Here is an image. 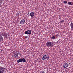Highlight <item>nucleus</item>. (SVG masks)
Here are the masks:
<instances>
[{
    "label": "nucleus",
    "mask_w": 73,
    "mask_h": 73,
    "mask_svg": "<svg viewBox=\"0 0 73 73\" xmlns=\"http://www.w3.org/2000/svg\"><path fill=\"white\" fill-rule=\"evenodd\" d=\"M46 46L48 47H52L53 46V44H52L50 42H46Z\"/></svg>",
    "instance_id": "f257e3e1"
},
{
    "label": "nucleus",
    "mask_w": 73,
    "mask_h": 73,
    "mask_svg": "<svg viewBox=\"0 0 73 73\" xmlns=\"http://www.w3.org/2000/svg\"><path fill=\"white\" fill-rule=\"evenodd\" d=\"M63 67H64V68H67L68 67V66H69V65H68V63H66V62L64 63L63 64Z\"/></svg>",
    "instance_id": "f03ea898"
},
{
    "label": "nucleus",
    "mask_w": 73,
    "mask_h": 73,
    "mask_svg": "<svg viewBox=\"0 0 73 73\" xmlns=\"http://www.w3.org/2000/svg\"><path fill=\"white\" fill-rule=\"evenodd\" d=\"M4 68L0 66V73H4Z\"/></svg>",
    "instance_id": "7ed1b4c3"
},
{
    "label": "nucleus",
    "mask_w": 73,
    "mask_h": 73,
    "mask_svg": "<svg viewBox=\"0 0 73 73\" xmlns=\"http://www.w3.org/2000/svg\"><path fill=\"white\" fill-rule=\"evenodd\" d=\"M48 56L46 55H44L43 57L42 58V60L44 61V60H46Z\"/></svg>",
    "instance_id": "20e7f679"
},
{
    "label": "nucleus",
    "mask_w": 73,
    "mask_h": 73,
    "mask_svg": "<svg viewBox=\"0 0 73 73\" xmlns=\"http://www.w3.org/2000/svg\"><path fill=\"white\" fill-rule=\"evenodd\" d=\"M25 23V20L24 19H23L21 20L20 21L21 24H24Z\"/></svg>",
    "instance_id": "39448f33"
},
{
    "label": "nucleus",
    "mask_w": 73,
    "mask_h": 73,
    "mask_svg": "<svg viewBox=\"0 0 73 73\" xmlns=\"http://www.w3.org/2000/svg\"><path fill=\"white\" fill-rule=\"evenodd\" d=\"M30 15L31 17H33L35 16V12H31L30 13Z\"/></svg>",
    "instance_id": "423d86ee"
},
{
    "label": "nucleus",
    "mask_w": 73,
    "mask_h": 73,
    "mask_svg": "<svg viewBox=\"0 0 73 73\" xmlns=\"http://www.w3.org/2000/svg\"><path fill=\"white\" fill-rule=\"evenodd\" d=\"M19 54V53L16 52L14 54V57H18V54Z\"/></svg>",
    "instance_id": "0eeeda50"
},
{
    "label": "nucleus",
    "mask_w": 73,
    "mask_h": 73,
    "mask_svg": "<svg viewBox=\"0 0 73 73\" xmlns=\"http://www.w3.org/2000/svg\"><path fill=\"white\" fill-rule=\"evenodd\" d=\"M70 26L71 27V31H73V23L72 22L70 24Z\"/></svg>",
    "instance_id": "6e6552de"
},
{
    "label": "nucleus",
    "mask_w": 73,
    "mask_h": 73,
    "mask_svg": "<svg viewBox=\"0 0 73 73\" xmlns=\"http://www.w3.org/2000/svg\"><path fill=\"white\" fill-rule=\"evenodd\" d=\"M27 31L29 35H31L32 34V31H31V30H28Z\"/></svg>",
    "instance_id": "1a4fd4ad"
},
{
    "label": "nucleus",
    "mask_w": 73,
    "mask_h": 73,
    "mask_svg": "<svg viewBox=\"0 0 73 73\" xmlns=\"http://www.w3.org/2000/svg\"><path fill=\"white\" fill-rule=\"evenodd\" d=\"M68 5H72L73 4V2H68Z\"/></svg>",
    "instance_id": "9d476101"
},
{
    "label": "nucleus",
    "mask_w": 73,
    "mask_h": 73,
    "mask_svg": "<svg viewBox=\"0 0 73 73\" xmlns=\"http://www.w3.org/2000/svg\"><path fill=\"white\" fill-rule=\"evenodd\" d=\"M17 62L18 63H19L20 62H22V59H20L19 60H17Z\"/></svg>",
    "instance_id": "9b49d317"
},
{
    "label": "nucleus",
    "mask_w": 73,
    "mask_h": 73,
    "mask_svg": "<svg viewBox=\"0 0 73 73\" xmlns=\"http://www.w3.org/2000/svg\"><path fill=\"white\" fill-rule=\"evenodd\" d=\"M21 13L20 12H19V13H17L16 14V16H17V17H18V16H20Z\"/></svg>",
    "instance_id": "f8f14e48"
},
{
    "label": "nucleus",
    "mask_w": 73,
    "mask_h": 73,
    "mask_svg": "<svg viewBox=\"0 0 73 73\" xmlns=\"http://www.w3.org/2000/svg\"><path fill=\"white\" fill-rule=\"evenodd\" d=\"M22 62H27V61H26V60H25V59L24 58H23L22 59Z\"/></svg>",
    "instance_id": "ddd939ff"
},
{
    "label": "nucleus",
    "mask_w": 73,
    "mask_h": 73,
    "mask_svg": "<svg viewBox=\"0 0 73 73\" xmlns=\"http://www.w3.org/2000/svg\"><path fill=\"white\" fill-rule=\"evenodd\" d=\"M3 41V38L2 37V36H0V41Z\"/></svg>",
    "instance_id": "4468645a"
},
{
    "label": "nucleus",
    "mask_w": 73,
    "mask_h": 73,
    "mask_svg": "<svg viewBox=\"0 0 73 73\" xmlns=\"http://www.w3.org/2000/svg\"><path fill=\"white\" fill-rule=\"evenodd\" d=\"M3 1H4V0H0V5H1V4H2V3H3Z\"/></svg>",
    "instance_id": "2eb2a0df"
},
{
    "label": "nucleus",
    "mask_w": 73,
    "mask_h": 73,
    "mask_svg": "<svg viewBox=\"0 0 73 73\" xmlns=\"http://www.w3.org/2000/svg\"><path fill=\"white\" fill-rule=\"evenodd\" d=\"M4 35L5 37H6V38H7V33H5Z\"/></svg>",
    "instance_id": "dca6fc26"
},
{
    "label": "nucleus",
    "mask_w": 73,
    "mask_h": 73,
    "mask_svg": "<svg viewBox=\"0 0 73 73\" xmlns=\"http://www.w3.org/2000/svg\"><path fill=\"white\" fill-rule=\"evenodd\" d=\"M63 3L64 4H67V1H63Z\"/></svg>",
    "instance_id": "f3484780"
},
{
    "label": "nucleus",
    "mask_w": 73,
    "mask_h": 73,
    "mask_svg": "<svg viewBox=\"0 0 73 73\" xmlns=\"http://www.w3.org/2000/svg\"><path fill=\"white\" fill-rule=\"evenodd\" d=\"M25 34H26V35H28V31H25Z\"/></svg>",
    "instance_id": "a211bd4d"
},
{
    "label": "nucleus",
    "mask_w": 73,
    "mask_h": 73,
    "mask_svg": "<svg viewBox=\"0 0 73 73\" xmlns=\"http://www.w3.org/2000/svg\"><path fill=\"white\" fill-rule=\"evenodd\" d=\"M51 38L52 39H54V38H56V37L54 36H53L51 37Z\"/></svg>",
    "instance_id": "6ab92c4d"
},
{
    "label": "nucleus",
    "mask_w": 73,
    "mask_h": 73,
    "mask_svg": "<svg viewBox=\"0 0 73 73\" xmlns=\"http://www.w3.org/2000/svg\"><path fill=\"white\" fill-rule=\"evenodd\" d=\"M1 36H3V37H4V34L3 33H2L1 34Z\"/></svg>",
    "instance_id": "aec40b11"
},
{
    "label": "nucleus",
    "mask_w": 73,
    "mask_h": 73,
    "mask_svg": "<svg viewBox=\"0 0 73 73\" xmlns=\"http://www.w3.org/2000/svg\"><path fill=\"white\" fill-rule=\"evenodd\" d=\"M40 73H45V72L44 71H41L40 72Z\"/></svg>",
    "instance_id": "412c9836"
},
{
    "label": "nucleus",
    "mask_w": 73,
    "mask_h": 73,
    "mask_svg": "<svg viewBox=\"0 0 73 73\" xmlns=\"http://www.w3.org/2000/svg\"><path fill=\"white\" fill-rule=\"evenodd\" d=\"M64 20H62L61 21V23H64Z\"/></svg>",
    "instance_id": "4be33fe9"
},
{
    "label": "nucleus",
    "mask_w": 73,
    "mask_h": 73,
    "mask_svg": "<svg viewBox=\"0 0 73 73\" xmlns=\"http://www.w3.org/2000/svg\"><path fill=\"white\" fill-rule=\"evenodd\" d=\"M47 60L48 59H49V56H47Z\"/></svg>",
    "instance_id": "5701e85b"
},
{
    "label": "nucleus",
    "mask_w": 73,
    "mask_h": 73,
    "mask_svg": "<svg viewBox=\"0 0 73 73\" xmlns=\"http://www.w3.org/2000/svg\"><path fill=\"white\" fill-rule=\"evenodd\" d=\"M25 38H28V36H26L25 37Z\"/></svg>",
    "instance_id": "b1692460"
},
{
    "label": "nucleus",
    "mask_w": 73,
    "mask_h": 73,
    "mask_svg": "<svg viewBox=\"0 0 73 73\" xmlns=\"http://www.w3.org/2000/svg\"><path fill=\"white\" fill-rule=\"evenodd\" d=\"M59 36V35H58H58H56V36Z\"/></svg>",
    "instance_id": "393cba45"
},
{
    "label": "nucleus",
    "mask_w": 73,
    "mask_h": 73,
    "mask_svg": "<svg viewBox=\"0 0 73 73\" xmlns=\"http://www.w3.org/2000/svg\"><path fill=\"white\" fill-rule=\"evenodd\" d=\"M2 51V50H1V52Z\"/></svg>",
    "instance_id": "a878e982"
}]
</instances>
